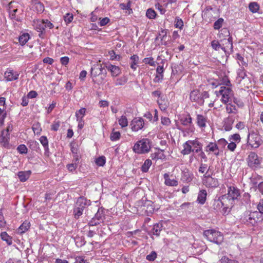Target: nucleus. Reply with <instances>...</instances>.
I'll use <instances>...</instances> for the list:
<instances>
[{
  "instance_id": "nucleus-1",
  "label": "nucleus",
  "mask_w": 263,
  "mask_h": 263,
  "mask_svg": "<svg viewBox=\"0 0 263 263\" xmlns=\"http://www.w3.org/2000/svg\"><path fill=\"white\" fill-rule=\"evenodd\" d=\"M222 83L223 85L220 86L219 90L215 91V94L217 97H220V101L223 104H227L231 101L234 97V92L230 81L227 77L222 79Z\"/></svg>"
},
{
  "instance_id": "nucleus-2",
  "label": "nucleus",
  "mask_w": 263,
  "mask_h": 263,
  "mask_svg": "<svg viewBox=\"0 0 263 263\" xmlns=\"http://www.w3.org/2000/svg\"><path fill=\"white\" fill-rule=\"evenodd\" d=\"M203 236L210 241L217 245L221 244L223 240L222 234L214 229H209L203 232Z\"/></svg>"
},
{
  "instance_id": "nucleus-3",
  "label": "nucleus",
  "mask_w": 263,
  "mask_h": 263,
  "mask_svg": "<svg viewBox=\"0 0 263 263\" xmlns=\"http://www.w3.org/2000/svg\"><path fill=\"white\" fill-rule=\"evenodd\" d=\"M224 199H226L227 202L229 203L231 206H233L235 201H238L240 196V190L234 186H230L228 188V193L222 195Z\"/></svg>"
},
{
  "instance_id": "nucleus-4",
  "label": "nucleus",
  "mask_w": 263,
  "mask_h": 263,
  "mask_svg": "<svg viewBox=\"0 0 263 263\" xmlns=\"http://www.w3.org/2000/svg\"><path fill=\"white\" fill-rule=\"evenodd\" d=\"M151 148V142L148 139L144 138L138 141L134 145L133 149L137 154H145L149 152Z\"/></svg>"
},
{
  "instance_id": "nucleus-5",
  "label": "nucleus",
  "mask_w": 263,
  "mask_h": 263,
  "mask_svg": "<svg viewBox=\"0 0 263 263\" xmlns=\"http://www.w3.org/2000/svg\"><path fill=\"white\" fill-rule=\"evenodd\" d=\"M90 200H87L84 197H79L76 202L75 206L73 209L74 217L76 219L79 217L83 214V212L85 208L90 205Z\"/></svg>"
},
{
  "instance_id": "nucleus-6",
  "label": "nucleus",
  "mask_w": 263,
  "mask_h": 263,
  "mask_svg": "<svg viewBox=\"0 0 263 263\" xmlns=\"http://www.w3.org/2000/svg\"><path fill=\"white\" fill-rule=\"evenodd\" d=\"M224 197L222 195L218 198V199L214 200L213 203V207L215 210H219L222 209V213L223 214H226L229 212V207L231 205L229 203L227 202V200L223 198Z\"/></svg>"
},
{
  "instance_id": "nucleus-7",
  "label": "nucleus",
  "mask_w": 263,
  "mask_h": 263,
  "mask_svg": "<svg viewBox=\"0 0 263 263\" xmlns=\"http://www.w3.org/2000/svg\"><path fill=\"white\" fill-rule=\"evenodd\" d=\"M248 166L253 169L259 167L262 158L259 157L255 152H250L247 159Z\"/></svg>"
},
{
  "instance_id": "nucleus-8",
  "label": "nucleus",
  "mask_w": 263,
  "mask_h": 263,
  "mask_svg": "<svg viewBox=\"0 0 263 263\" xmlns=\"http://www.w3.org/2000/svg\"><path fill=\"white\" fill-rule=\"evenodd\" d=\"M262 140L260 135L256 132L249 133L247 143L251 147L258 148L261 144Z\"/></svg>"
},
{
  "instance_id": "nucleus-9",
  "label": "nucleus",
  "mask_w": 263,
  "mask_h": 263,
  "mask_svg": "<svg viewBox=\"0 0 263 263\" xmlns=\"http://www.w3.org/2000/svg\"><path fill=\"white\" fill-rule=\"evenodd\" d=\"M202 181L203 185L206 187L215 188L219 186L218 180L210 174H208L207 172L203 175Z\"/></svg>"
},
{
  "instance_id": "nucleus-10",
  "label": "nucleus",
  "mask_w": 263,
  "mask_h": 263,
  "mask_svg": "<svg viewBox=\"0 0 263 263\" xmlns=\"http://www.w3.org/2000/svg\"><path fill=\"white\" fill-rule=\"evenodd\" d=\"M195 143L201 144L197 139L186 141L183 144V148L181 151V153L183 155L190 154L193 150H195V148H197L198 147V146L195 145Z\"/></svg>"
},
{
  "instance_id": "nucleus-11",
  "label": "nucleus",
  "mask_w": 263,
  "mask_h": 263,
  "mask_svg": "<svg viewBox=\"0 0 263 263\" xmlns=\"http://www.w3.org/2000/svg\"><path fill=\"white\" fill-rule=\"evenodd\" d=\"M144 120L140 117H136L134 118L130 122L131 129L133 132H138L142 129L144 126Z\"/></svg>"
},
{
  "instance_id": "nucleus-12",
  "label": "nucleus",
  "mask_w": 263,
  "mask_h": 263,
  "mask_svg": "<svg viewBox=\"0 0 263 263\" xmlns=\"http://www.w3.org/2000/svg\"><path fill=\"white\" fill-rule=\"evenodd\" d=\"M33 25L34 29L40 32L39 35L40 37L43 38L44 31L45 29L44 20H34L33 22Z\"/></svg>"
},
{
  "instance_id": "nucleus-13",
  "label": "nucleus",
  "mask_w": 263,
  "mask_h": 263,
  "mask_svg": "<svg viewBox=\"0 0 263 263\" xmlns=\"http://www.w3.org/2000/svg\"><path fill=\"white\" fill-rule=\"evenodd\" d=\"M190 99L192 102H196L199 105H202L204 102L199 90L197 89L193 90L191 91Z\"/></svg>"
},
{
  "instance_id": "nucleus-14",
  "label": "nucleus",
  "mask_w": 263,
  "mask_h": 263,
  "mask_svg": "<svg viewBox=\"0 0 263 263\" xmlns=\"http://www.w3.org/2000/svg\"><path fill=\"white\" fill-rule=\"evenodd\" d=\"M19 73L17 71L8 68L4 73V78L7 81H12L18 78Z\"/></svg>"
},
{
  "instance_id": "nucleus-15",
  "label": "nucleus",
  "mask_w": 263,
  "mask_h": 263,
  "mask_svg": "<svg viewBox=\"0 0 263 263\" xmlns=\"http://www.w3.org/2000/svg\"><path fill=\"white\" fill-rule=\"evenodd\" d=\"M207 121L208 118L206 116L200 114L197 115L196 123L202 132L204 131V129L206 126Z\"/></svg>"
},
{
  "instance_id": "nucleus-16",
  "label": "nucleus",
  "mask_w": 263,
  "mask_h": 263,
  "mask_svg": "<svg viewBox=\"0 0 263 263\" xmlns=\"http://www.w3.org/2000/svg\"><path fill=\"white\" fill-rule=\"evenodd\" d=\"M105 218V214L104 213L102 209H99L97 213L95 214V217L93 218V220L95 221L97 220V221L93 222L91 221L90 222V224L91 226H96L100 223L101 221H103V219Z\"/></svg>"
},
{
  "instance_id": "nucleus-17",
  "label": "nucleus",
  "mask_w": 263,
  "mask_h": 263,
  "mask_svg": "<svg viewBox=\"0 0 263 263\" xmlns=\"http://www.w3.org/2000/svg\"><path fill=\"white\" fill-rule=\"evenodd\" d=\"M205 151L208 153H213L216 156L219 155V151L216 142H210L205 146Z\"/></svg>"
},
{
  "instance_id": "nucleus-18",
  "label": "nucleus",
  "mask_w": 263,
  "mask_h": 263,
  "mask_svg": "<svg viewBox=\"0 0 263 263\" xmlns=\"http://www.w3.org/2000/svg\"><path fill=\"white\" fill-rule=\"evenodd\" d=\"M164 179V184L166 186H176L178 184V181L175 178H172L168 173H165L163 175Z\"/></svg>"
},
{
  "instance_id": "nucleus-19",
  "label": "nucleus",
  "mask_w": 263,
  "mask_h": 263,
  "mask_svg": "<svg viewBox=\"0 0 263 263\" xmlns=\"http://www.w3.org/2000/svg\"><path fill=\"white\" fill-rule=\"evenodd\" d=\"M258 213L256 211L251 212L247 217V222L252 226L255 225L259 220V218L258 217Z\"/></svg>"
},
{
  "instance_id": "nucleus-20",
  "label": "nucleus",
  "mask_w": 263,
  "mask_h": 263,
  "mask_svg": "<svg viewBox=\"0 0 263 263\" xmlns=\"http://www.w3.org/2000/svg\"><path fill=\"white\" fill-rule=\"evenodd\" d=\"M32 7L34 11L41 13L44 11V6L43 3L38 0H31Z\"/></svg>"
},
{
  "instance_id": "nucleus-21",
  "label": "nucleus",
  "mask_w": 263,
  "mask_h": 263,
  "mask_svg": "<svg viewBox=\"0 0 263 263\" xmlns=\"http://www.w3.org/2000/svg\"><path fill=\"white\" fill-rule=\"evenodd\" d=\"M9 133L8 132L2 130L0 135V143L4 147H6L9 144Z\"/></svg>"
},
{
  "instance_id": "nucleus-22",
  "label": "nucleus",
  "mask_w": 263,
  "mask_h": 263,
  "mask_svg": "<svg viewBox=\"0 0 263 263\" xmlns=\"http://www.w3.org/2000/svg\"><path fill=\"white\" fill-rule=\"evenodd\" d=\"M106 67L111 72V76L113 77H116L121 73V69L118 66L109 64L107 65Z\"/></svg>"
},
{
  "instance_id": "nucleus-23",
  "label": "nucleus",
  "mask_w": 263,
  "mask_h": 263,
  "mask_svg": "<svg viewBox=\"0 0 263 263\" xmlns=\"http://www.w3.org/2000/svg\"><path fill=\"white\" fill-rule=\"evenodd\" d=\"M157 75L154 79L155 82H159L161 81L163 78L164 68L163 66H159L156 69Z\"/></svg>"
},
{
  "instance_id": "nucleus-24",
  "label": "nucleus",
  "mask_w": 263,
  "mask_h": 263,
  "mask_svg": "<svg viewBox=\"0 0 263 263\" xmlns=\"http://www.w3.org/2000/svg\"><path fill=\"white\" fill-rule=\"evenodd\" d=\"M206 196H207V193H206V190H200L198 193L197 199V201L198 202V203H199L201 204H203L206 201Z\"/></svg>"
},
{
  "instance_id": "nucleus-25",
  "label": "nucleus",
  "mask_w": 263,
  "mask_h": 263,
  "mask_svg": "<svg viewBox=\"0 0 263 263\" xmlns=\"http://www.w3.org/2000/svg\"><path fill=\"white\" fill-rule=\"evenodd\" d=\"M139 60V57L137 54H133L130 57V68L134 70H136L138 64Z\"/></svg>"
},
{
  "instance_id": "nucleus-26",
  "label": "nucleus",
  "mask_w": 263,
  "mask_h": 263,
  "mask_svg": "<svg viewBox=\"0 0 263 263\" xmlns=\"http://www.w3.org/2000/svg\"><path fill=\"white\" fill-rule=\"evenodd\" d=\"M31 173L30 171H20L18 173L17 176L21 182H25L29 178Z\"/></svg>"
},
{
  "instance_id": "nucleus-27",
  "label": "nucleus",
  "mask_w": 263,
  "mask_h": 263,
  "mask_svg": "<svg viewBox=\"0 0 263 263\" xmlns=\"http://www.w3.org/2000/svg\"><path fill=\"white\" fill-rule=\"evenodd\" d=\"M102 72V67L101 65L96 64L91 68V74L93 77H97Z\"/></svg>"
},
{
  "instance_id": "nucleus-28",
  "label": "nucleus",
  "mask_w": 263,
  "mask_h": 263,
  "mask_svg": "<svg viewBox=\"0 0 263 263\" xmlns=\"http://www.w3.org/2000/svg\"><path fill=\"white\" fill-rule=\"evenodd\" d=\"M30 227V222L27 221H25L18 228L17 233L21 234H23L29 230Z\"/></svg>"
},
{
  "instance_id": "nucleus-29",
  "label": "nucleus",
  "mask_w": 263,
  "mask_h": 263,
  "mask_svg": "<svg viewBox=\"0 0 263 263\" xmlns=\"http://www.w3.org/2000/svg\"><path fill=\"white\" fill-rule=\"evenodd\" d=\"M180 122L184 126H189L192 123V119L190 115H183L180 118Z\"/></svg>"
},
{
  "instance_id": "nucleus-30",
  "label": "nucleus",
  "mask_w": 263,
  "mask_h": 263,
  "mask_svg": "<svg viewBox=\"0 0 263 263\" xmlns=\"http://www.w3.org/2000/svg\"><path fill=\"white\" fill-rule=\"evenodd\" d=\"M157 103L161 110L165 111L168 106V102L164 98H160L157 99Z\"/></svg>"
},
{
  "instance_id": "nucleus-31",
  "label": "nucleus",
  "mask_w": 263,
  "mask_h": 263,
  "mask_svg": "<svg viewBox=\"0 0 263 263\" xmlns=\"http://www.w3.org/2000/svg\"><path fill=\"white\" fill-rule=\"evenodd\" d=\"M0 237L1 239L5 241L7 244L9 246H10L12 244V238L11 236H9L6 232H2L0 234Z\"/></svg>"
},
{
  "instance_id": "nucleus-32",
  "label": "nucleus",
  "mask_w": 263,
  "mask_h": 263,
  "mask_svg": "<svg viewBox=\"0 0 263 263\" xmlns=\"http://www.w3.org/2000/svg\"><path fill=\"white\" fill-rule=\"evenodd\" d=\"M162 224L161 223H156L154 225L153 229L151 231V233L156 236H159L160 232L162 231Z\"/></svg>"
},
{
  "instance_id": "nucleus-33",
  "label": "nucleus",
  "mask_w": 263,
  "mask_h": 263,
  "mask_svg": "<svg viewBox=\"0 0 263 263\" xmlns=\"http://www.w3.org/2000/svg\"><path fill=\"white\" fill-rule=\"evenodd\" d=\"M223 127L226 131L230 130L232 128L234 120L232 118L228 117L224 120Z\"/></svg>"
},
{
  "instance_id": "nucleus-34",
  "label": "nucleus",
  "mask_w": 263,
  "mask_h": 263,
  "mask_svg": "<svg viewBox=\"0 0 263 263\" xmlns=\"http://www.w3.org/2000/svg\"><path fill=\"white\" fill-rule=\"evenodd\" d=\"M40 142L43 146L45 153L48 152L49 151V147H48V140L46 136H42L40 137Z\"/></svg>"
},
{
  "instance_id": "nucleus-35",
  "label": "nucleus",
  "mask_w": 263,
  "mask_h": 263,
  "mask_svg": "<svg viewBox=\"0 0 263 263\" xmlns=\"http://www.w3.org/2000/svg\"><path fill=\"white\" fill-rule=\"evenodd\" d=\"M131 3L129 1L127 4L121 3L120 4V7L123 10H126V13L130 14L133 12V10L130 8Z\"/></svg>"
},
{
  "instance_id": "nucleus-36",
  "label": "nucleus",
  "mask_w": 263,
  "mask_h": 263,
  "mask_svg": "<svg viewBox=\"0 0 263 263\" xmlns=\"http://www.w3.org/2000/svg\"><path fill=\"white\" fill-rule=\"evenodd\" d=\"M249 9L253 13H256L259 9V5L257 2H251L249 5Z\"/></svg>"
},
{
  "instance_id": "nucleus-37",
  "label": "nucleus",
  "mask_w": 263,
  "mask_h": 263,
  "mask_svg": "<svg viewBox=\"0 0 263 263\" xmlns=\"http://www.w3.org/2000/svg\"><path fill=\"white\" fill-rule=\"evenodd\" d=\"M237 80L240 82L242 79H243L246 76V73L243 68L238 69L237 71Z\"/></svg>"
},
{
  "instance_id": "nucleus-38",
  "label": "nucleus",
  "mask_w": 263,
  "mask_h": 263,
  "mask_svg": "<svg viewBox=\"0 0 263 263\" xmlns=\"http://www.w3.org/2000/svg\"><path fill=\"white\" fill-rule=\"evenodd\" d=\"M152 161L150 159H146L141 167V171L143 172H147L150 166L152 165Z\"/></svg>"
},
{
  "instance_id": "nucleus-39",
  "label": "nucleus",
  "mask_w": 263,
  "mask_h": 263,
  "mask_svg": "<svg viewBox=\"0 0 263 263\" xmlns=\"http://www.w3.org/2000/svg\"><path fill=\"white\" fill-rule=\"evenodd\" d=\"M30 37L28 33H23L22 35L20 36L18 38V41L21 45H25L29 40Z\"/></svg>"
},
{
  "instance_id": "nucleus-40",
  "label": "nucleus",
  "mask_w": 263,
  "mask_h": 263,
  "mask_svg": "<svg viewBox=\"0 0 263 263\" xmlns=\"http://www.w3.org/2000/svg\"><path fill=\"white\" fill-rule=\"evenodd\" d=\"M216 144L218 145L219 151H222L223 149L225 148L228 143L224 139L221 138L217 141Z\"/></svg>"
},
{
  "instance_id": "nucleus-41",
  "label": "nucleus",
  "mask_w": 263,
  "mask_h": 263,
  "mask_svg": "<svg viewBox=\"0 0 263 263\" xmlns=\"http://www.w3.org/2000/svg\"><path fill=\"white\" fill-rule=\"evenodd\" d=\"M193 176V175L191 173H190L189 172H184L183 173L181 179L183 181L189 183L192 180Z\"/></svg>"
},
{
  "instance_id": "nucleus-42",
  "label": "nucleus",
  "mask_w": 263,
  "mask_h": 263,
  "mask_svg": "<svg viewBox=\"0 0 263 263\" xmlns=\"http://www.w3.org/2000/svg\"><path fill=\"white\" fill-rule=\"evenodd\" d=\"M119 125L122 127H125L128 125V120L125 116H122L118 120Z\"/></svg>"
},
{
  "instance_id": "nucleus-43",
  "label": "nucleus",
  "mask_w": 263,
  "mask_h": 263,
  "mask_svg": "<svg viewBox=\"0 0 263 263\" xmlns=\"http://www.w3.org/2000/svg\"><path fill=\"white\" fill-rule=\"evenodd\" d=\"M86 113V108H81L79 110L76 112V116L77 117V119H83Z\"/></svg>"
},
{
  "instance_id": "nucleus-44",
  "label": "nucleus",
  "mask_w": 263,
  "mask_h": 263,
  "mask_svg": "<svg viewBox=\"0 0 263 263\" xmlns=\"http://www.w3.org/2000/svg\"><path fill=\"white\" fill-rule=\"evenodd\" d=\"M142 62L145 64H148L151 66H155L156 62L154 61V59L152 57L149 58H145L143 59Z\"/></svg>"
},
{
  "instance_id": "nucleus-45",
  "label": "nucleus",
  "mask_w": 263,
  "mask_h": 263,
  "mask_svg": "<svg viewBox=\"0 0 263 263\" xmlns=\"http://www.w3.org/2000/svg\"><path fill=\"white\" fill-rule=\"evenodd\" d=\"M32 129L34 133L36 135L40 134L41 131H42L41 125L39 123H34L32 126Z\"/></svg>"
},
{
  "instance_id": "nucleus-46",
  "label": "nucleus",
  "mask_w": 263,
  "mask_h": 263,
  "mask_svg": "<svg viewBox=\"0 0 263 263\" xmlns=\"http://www.w3.org/2000/svg\"><path fill=\"white\" fill-rule=\"evenodd\" d=\"M252 182L253 186L256 187L257 189L263 195V181L260 182L258 184L254 180V179L252 180Z\"/></svg>"
},
{
  "instance_id": "nucleus-47",
  "label": "nucleus",
  "mask_w": 263,
  "mask_h": 263,
  "mask_svg": "<svg viewBox=\"0 0 263 263\" xmlns=\"http://www.w3.org/2000/svg\"><path fill=\"white\" fill-rule=\"evenodd\" d=\"M226 109L228 114H235L236 112V106L231 103L227 105Z\"/></svg>"
},
{
  "instance_id": "nucleus-48",
  "label": "nucleus",
  "mask_w": 263,
  "mask_h": 263,
  "mask_svg": "<svg viewBox=\"0 0 263 263\" xmlns=\"http://www.w3.org/2000/svg\"><path fill=\"white\" fill-rule=\"evenodd\" d=\"M156 13L154 10L149 8L147 10L146 12V16L149 19H154L156 16Z\"/></svg>"
},
{
  "instance_id": "nucleus-49",
  "label": "nucleus",
  "mask_w": 263,
  "mask_h": 263,
  "mask_svg": "<svg viewBox=\"0 0 263 263\" xmlns=\"http://www.w3.org/2000/svg\"><path fill=\"white\" fill-rule=\"evenodd\" d=\"M224 22V20L222 18H219L217 20L213 25L214 29L215 30L219 29L222 26Z\"/></svg>"
},
{
  "instance_id": "nucleus-50",
  "label": "nucleus",
  "mask_w": 263,
  "mask_h": 263,
  "mask_svg": "<svg viewBox=\"0 0 263 263\" xmlns=\"http://www.w3.org/2000/svg\"><path fill=\"white\" fill-rule=\"evenodd\" d=\"M121 134L119 132L112 131L110 134V138L112 141H115L119 140L120 138Z\"/></svg>"
},
{
  "instance_id": "nucleus-51",
  "label": "nucleus",
  "mask_w": 263,
  "mask_h": 263,
  "mask_svg": "<svg viewBox=\"0 0 263 263\" xmlns=\"http://www.w3.org/2000/svg\"><path fill=\"white\" fill-rule=\"evenodd\" d=\"M95 162L97 165L102 166L106 162L105 157L104 156H100L96 159Z\"/></svg>"
},
{
  "instance_id": "nucleus-52",
  "label": "nucleus",
  "mask_w": 263,
  "mask_h": 263,
  "mask_svg": "<svg viewBox=\"0 0 263 263\" xmlns=\"http://www.w3.org/2000/svg\"><path fill=\"white\" fill-rule=\"evenodd\" d=\"M127 81V79L125 77L118 78L116 80L115 85L116 86L123 85L126 83Z\"/></svg>"
},
{
  "instance_id": "nucleus-53",
  "label": "nucleus",
  "mask_w": 263,
  "mask_h": 263,
  "mask_svg": "<svg viewBox=\"0 0 263 263\" xmlns=\"http://www.w3.org/2000/svg\"><path fill=\"white\" fill-rule=\"evenodd\" d=\"M211 46L213 49L216 51L219 50L220 49L224 50V48L216 40H214L211 42Z\"/></svg>"
},
{
  "instance_id": "nucleus-54",
  "label": "nucleus",
  "mask_w": 263,
  "mask_h": 263,
  "mask_svg": "<svg viewBox=\"0 0 263 263\" xmlns=\"http://www.w3.org/2000/svg\"><path fill=\"white\" fill-rule=\"evenodd\" d=\"M29 147L33 151H37L40 147L39 144L37 142L34 140H30L29 142Z\"/></svg>"
},
{
  "instance_id": "nucleus-55",
  "label": "nucleus",
  "mask_w": 263,
  "mask_h": 263,
  "mask_svg": "<svg viewBox=\"0 0 263 263\" xmlns=\"http://www.w3.org/2000/svg\"><path fill=\"white\" fill-rule=\"evenodd\" d=\"M175 26L176 28L182 29L183 26V22L182 19L176 17L175 20Z\"/></svg>"
},
{
  "instance_id": "nucleus-56",
  "label": "nucleus",
  "mask_w": 263,
  "mask_h": 263,
  "mask_svg": "<svg viewBox=\"0 0 263 263\" xmlns=\"http://www.w3.org/2000/svg\"><path fill=\"white\" fill-rule=\"evenodd\" d=\"M240 140V135L238 134H235L232 135L229 138V141H232L236 143H238Z\"/></svg>"
},
{
  "instance_id": "nucleus-57",
  "label": "nucleus",
  "mask_w": 263,
  "mask_h": 263,
  "mask_svg": "<svg viewBox=\"0 0 263 263\" xmlns=\"http://www.w3.org/2000/svg\"><path fill=\"white\" fill-rule=\"evenodd\" d=\"M73 18V14L71 13H67L64 16V19L66 24L70 23Z\"/></svg>"
},
{
  "instance_id": "nucleus-58",
  "label": "nucleus",
  "mask_w": 263,
  "mask_h": 263,
  "mask_svg": "<svg viewBox=\"0 0 263 263\" xmlns=\"http://www.w3.org/2000/svg\"><path fill=\"white\" fill-rule=\"evenodd\" d=\"M17 149L20 154H24L27 153V148L24 144L20 145L17 147Z\"/></svg>"
},
{
  "instance_id": "nucleus-59",
  "label": "nucleus",
  "mask_w": 263,
  "mask_h": 263,
  "mask_svg": "<svg viewBox=\"0 0 263 263\" xmlns=\"http://www.w3.org/2000/svg\"><path fill=\"white\" fill-rule=\"evenodd\" d=\"M17 11V9H13V10H9V15H10V17H11V19H14L16 21H20V19L18 18V17H17L16 16V12Z\"/></svg>"
},
{
  "instance_id": "nucleus-60",
  "label": "nucleus",
  "mask_w": 263,
  "mask_h": 263,
  "mask_svg": "<svg viewBox=\"0 0 263 263\" xmlns=\"http://www.w3.org/2000/svg\"><path fill=\"white\" fill-rule=\"evenodd\" d=\"M100 22H99V25L101 26H104L106 25H107L110 21V19L107 17H105L104 18H99Z\"/></svg>"
},
{
  "instance_id": "nucleus-61",
  "label": "nucleus",
  "mask_w": 263,
  "mask_h": 263,
  "mask_svg": "<svg viewBox=\"0 0 263 263\" xmlns=\"http://www.w3.org/2000/svg\"><path fill=\"white\" fill-rule=\"evenodd\" d=\"M109 54L110 55V59L111 60H119L120 59V56L119 54H116L114 50H111L109 51Z\"/></svg>"
},
{
  "instance_id": "nucleus-62",
  "label": "nucleus",
  "mask_w": 263,
  "mask_h": 263,
  "mask_svg": "<svg viewBox=\"0 0 263 263\" xmlns=\"http://www.w3.org/2000/svg\"><path fill=\"white\" fill-rule=\"evenodd\" d=\"M6 115L5 111L0 108V126L4 124Z\"/></svg>"
},
{
  "instance_id": "nucleus-63",
  "label": "nucleus",
  "mask_w": 263,
  "mask_h": 263,
  "mask_svg": "<svg viewBox=\"0 0 263 263\" xmlns=\"http://www.w3.org/2000/svg\"><path fill=\"white\" fill-rule=\"evenodd\" d=\"M70 149L73 155L78 154V145L76 143H71L70 144Z\"/></svg>"
},
{
  "instance_id": "nucleus-64",
  "label": "nucleus",
  "mask_w": 263,
  "mask_h": 263,
  "mask_svg": "<svg viewBox=\"0 0 263 263\" xmlns=\"http://www.w3.org/2000/svg\"><path fill=\"white\" fill-rule=\"evenodd\" d=\"M161 123L163 125L168 126L171 124V120L167 117H161Z\"/></svg>"
}]
</instances>
